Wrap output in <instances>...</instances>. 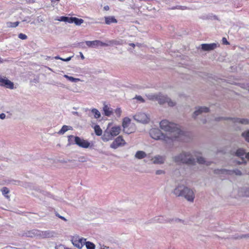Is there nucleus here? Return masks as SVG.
Listing matches in <instances>:
<instances>
[{
	"label": "nucleus",
	"mask_w": 249,
	"mask_h": 249,
	"mask_svg": "<svg viewBox=\"0 0 249 249\" xmlns=\"http://www.w3.org/2000/svg\"><path fill=\"white\" fill-rule=\"evenodd\" d=\"M160 125L161 129L167 132L166 135L170 138L169 141L184 140L185 133L177 124L167 120H163L160 122Z\"/></svg>",
	"instance_id": "f257e3e1"
},
{
	"label": "nucleus",
	"mask_w": 249,
	"mask_h": 249,
	"mask_svg": "<svg viewBox=\"0 0 249 249\" xmlns=\"http://www.w3.org/2000/svg\"><path fill=\"white\" fill-rule=\"evenodd\" d=\"M195 159L191 154L187 153H181L178 156L174 157V161L177 163H185L188 165H194L196 163H202V157L197 155L196 153H194Z\"/></svg>",
	"instance_id": "f03ea898"
},
{
	"label": "nucleus",
	"mask_w": 249,
	"mask_h": 249,
	"mask_svg": "<svg viewBox=\"0 0 249 249\" xmlns=\"http://www.w3.org/2000/svg\"><path fill=\"white\" fill-rule=\"evenodd\" d=\"M174 194L177 196H184L187 201L193 202L195 198L193 191L183 185H178L174 190Z\"/></svg>",
	"instance_id": "7ed1b4c3"
},
{
	"label": "nucleus",
	"mask_w": 249,
	"mask_h": 249,
	"mask_svg": "<svg viewBox=\"0 0 249 249\" xmlns=\"http://www.w3.org/2000/svg\"><path fill=\"white\" fill-rule=\"evenodd\" d=\"M68 141L70 144L75 143L79 147L84 148H87L90 146L89 142L78 136L70 135L68 136Z\"/></svg>",
	"instance_id": "20e7f679"
},
{
	"label": "nucleus",
	"mask_w": 249,
	"mask_h": 249,
	"mask_svg": "<svg viewBox=\"0 0 249 249\" xmlns=\"http://www.w3.org/2000/svg\"><path fill=\"white\" fill-rule=\"evenodd\" d=\"M149 99L152 100L158 101L160 104H163L167 103L169 106L173 107L176 105V103L171 100L167 96L162 95L161 94H154L149 96Z\"/></svg>",
	"instance_id": "39448f33"
},
{
	"label": "nucleus",
	"mask_w": 249,
	"mask_h": 249,
	"mask_svg": "<svg viewBox=\"0 0 249 249\" xmlns=\"http://www.w3.org/2000/svg\"><path fill=\"white\" fill-rule=\"evenodd\" d=\"M121 128L119 126L112 127L109 130H107L103 136L104 141H107L111 140L113 137L117 136L121 132Z\"/></svg>",
	"instance_id": "423d86ee"
},
{
	"label": "nucleus",
	"mask_w": 249,
	"mask_h": 249,
	"mask_svg": "<svg viewBox=\"0 0 249 249\" xmlns=\"http://www.w3.org/2000/svg\"><path fill=\"white\" fill-rule=\"evenodd\" d=\"M150 136L155 140H161L167 142H169V137L164 135L161 131L158 128H152L150 130Z\"/></svg>",
	"instance_id": "0eeeda50"
},
{
	"label": "nucleus",
	"mask_w": 249,
	"mask_h": 249,
	"mask_svg": "<svg viewBox=\"0 0 249 249\" xmlns=\"http://www.w3.org/2000/svg\"><path fill=\"white\" fill-rule=\"evenodd\" d=\"M122 125L124 132L127 134H130L134 132V128L132 127L131 124V120L128 117H125L123 119Z\"/></svg>",
	"instance_id": "6e6552de"
},
{
	"label": "nucleus",
	"mask_w": 249,
	"mask_h": 249,
	"mask_svg": "<svg viewBox=\"0 0 249 249\" xmlns=\"http://www.w3.org/2000/svg\"><path fill=\"white\" fill-rule=\"evenodd\" d=\"M0 86L11 89H14V83L7 79L5 77H2L0 75Z\"/></svg>",
	"instance_id": "1a4fd4ad"
},
{
	"label": "nucleus",
	"mask_w": 249,
	"mask_h": 249,
	"mask_svg": "<svg viewBox=\"0 0 249 249\" xmlns=\"http://www.w3.org/2000/svg\"><path fill=\"white\" fill-rule=\"evenodd\" d=\"M134 119L138 122L142 123H147L149 121V118L144 113L139 112L134 116Z\"/></svg>",
	"instance_id": "9d476101"
},
{
	"label": "nucleus",
	"mask_w": 249,
	"mask_h": 249,
	"mask_svg": "<svg viewBox=\"0 0 249 249\" xmlns=\"http://www.w3.org/2000/svg\"><path fill=\"white\" fill-rule=\"evenodd\" d=\"M125 143V141L123 137L119 136L111 144L110 147L113 149H116L120 146L124 145Z\"/></svg>",
	"instance_id": "9b49d317"
},
{
	"label": "nucleus",
	"mask_w": 249,
	"mask_h": 249,
	"mask_svg": "<svg viewBox=\"0 0 249 249\" xmlns=\"http://www.w3.org/2000/svg\"><path fill=\"white\" fill-rule=\"evenodd\" d=\"M86 44L89 47H94L98 46H107L108 45V44L97 40L94 41H86Z\"/></svg>",
	"instance_id": "f8f14e48"
},
{
	"label": "nucleus",
	"mask_w": 249,
	"mask_h": 249,
	"mask_svg": "<svg viewBox=\"0 0 249 249\" xmlns=\"http://www.w3.org/2000/svg\"><path fill=\"white\" fill-rule=\"evenodd\" d=\"M86 239L75 237L72 239V242L73 245L78 249H81L85 245Z\"/></svg>",
	"instance_id": "ddd939ff"
},
{
	"label": "nucleus",
	"mask_w": 249,
	"mask_h": 249,
	"mask_svg": "<svg viewBox=\"0 0 249 249\" xmlns=\"http://www.w3.org/2000/svg\"><path fill=\"white\" fill-rule=\"evenodd\" d=\"M217 47L216 44H203V51H211L215 49Z\"/></svg>",
	"instance_id": "4468645a"
},
{
	"label": "nucleus",
	"mask_w": 249,
	"mask_h": 249,
	"mask_svg": "<svg viewBox=\"0 0 249 249\" xmlns=\"http://www.w3.org/2000/svg\"><path fill=\"white\" fill-rule=\"evenodd\" d=\"M153 163L156 164H161L164 161V158L161 156H155L153 159Z\"/></svg>",
	"instance_id": "2eb2a0df"
},
{
	"label": "nucleus",
	"mask_w": 249,
	"mask_h": 249,
	"mask_svg": "<svg viewBox=\"0 0 249 249\" xmlns=\"http://www.w3.org/2000/svg\"><path fill=\"white\" fill-rule=\"evenodd\" d=\"M103 110L104 111L105 115L107 116H110L112 113V109L109 107L107 105H105L103 107Z\"/></svg>",
	"instance_id": "dca6fc26"
},
{
	"label": "nucleus",
	"mask_w": 249,
	"mask_h": 249,
	"mask_svg": "<svg viewBox=\"0 0 249 249\" xmlns=\"http://www.w3.org/2000/svg\"><path fill=\"white\" fill-rule=\"evenodd\" d=\"M105 23L107 24H110L112 23H117V19L114 17L111 16L106 17L105 18Z\"/></svg>",
	"instance_id": "f3484780"
},
{
	"label": "nucleus",
	"mask_w": 249,
	"mask_h": 249,
	"mask_svg": "<svg viewBox=\"0 0 249 249\" xmlns=\"http://www.w3.org/2000/svg\"><path fill=\"white\" fill-rule=\"evenodd\" d=\"M74 17H65V16H62L60 17V19L59 20L64 21L66 22H68L69 23H73Z\"/></svg>",
	"instance_id": "a211bd4d"
},
{
	"label": "nucleus",
	"mask_w": 249,
	"mask_h": 249,
	"mask_svg": "<svg viewBox=\"0 0 249 249\" xmlns=\"http://www.w3.org/2000/svg\"><path fill=\"white\" fill-rule=\"evenodd\" d=\"M146 154L142 151H138L135 154V157L138 159H142L146 157Z\"/></svg>",
	"instance_id": "6ab92c4d"
},
{
	"label": "nucleus",
	"mask_w": 249,
	"mask_h": 249,
	"mask_svg": "<svg viewBox=\"0 0 249 249\" xmlns=\"http://www.w3.org/2000/svg\"><path fill=\"white\" fill-rule=\"evenodd\" d=\"M94 129L96 135L99 136L102 135L103 131L99 125H95L94 126Z\"/></svg>",
	"instance_id": "aec40b11"
},
{
	"label": "nucleus",
	"mask_w": 249,
	"mask_h": 249,
	"mask_svg": "<svg viewBox=\"0 0 249 249\" xmlns=\"http://www.w3.org/2000/svg\"><path fill=\"white\" fill-rule=\"evenodd\" d=\"M202 113V107H199L197 109H196L193 113V118L194 119H196L197 116L201 115Z\"/></svg>",
	"instance_id": "412c9836"
},
{
	"label": "nucleus",
	"mask_w": 249,
	"mask_h": 249,
	"mask_svg": "<svg viewBox=\"0 0 249 249\" xmlns=\"http://www.w3.org/2000/svg\"><path fill=\"white\" fill-rule=\"evenodd\" d=\"M245 154V150L243 148H239L237 150L235 155L239 157H242Z\"/></svg>",
	"instance_id": "4be33fe9"
},
{
	"label": "nucleus",
	"mask_w": 249,
	"mask_h": 249,
	"mask_svg": "<svg viewBox=\"0 0 249 249\" xmlns=\"http://www.w3.org/2000/svg\"><path fill=\"white\" fill-rule=\"evenodd\" d=\"M221 172H226L227 173V174H231V172H232V173H234L235 175H239V176H240L242 175L241 172L238 169L233 170V171L222 170Z\"/></svg>",
	"instance_id": "5701e85b"
},
{
	"label": "nucleus",
	"mask_w": 249,
	"mask_h": 249,
	"mask_svg": "<svg viewBox=\"0 0 249 249\" xmlns=\"http://www.w3.org/2000/svg\"><path fill=\"white\" fill-rule=\"evenodd\" d=\"M236 122H238L239 123L242 124H249V120L247 119H239L237 118L235 120Z\"/></svg>",
	"instance_id": "b1692460"
},
{
	"label": "nucleus",
	"mask_w": 249,
	"mask_h": 249,
	"mask_svg": "<svg viewBox=\"0 0 249 249\" xmlns=\"http://www.w3.org/2000/svg\"><path fill=\"white\" fill-rule=\"evenodd\" d=\"M91 111L94 114L95 118L98 119L101 117L100 113L97 109L93 108L91 109Z\"/></svg>",
	"instance_id": "393cba45"
},
{
	"label": "nucleus",
	"mask_w": 249,
	"mask_h": 249,
	"mask_svg": "<svg viewBox=\"0 0 249 249\" xmlns=\"http://www.w3.org/2000/svg\"><path fill=\"white\" fill-rule=\"evenodd\" d=\"M73 22L76 25H80L84 22V20L82 18H78L74 17L73 23Z\"/></svg>",
	"instance_id": "a878e982"
},
{
	"label": "nucleus",
	"mask_w": 249,
	"mask_h": 249,
	"mask_svg": "<svg viewBox=\"0 0 249 249\" xmlns=\"http://www.w3.org/2000/svg\"><path fill=\"white\" fill-rule=\"evenodd\" d=\"M70 129V128L67 125H63L61 129L59 131L58 133L60 134H63L68 130Z\"/></svg>",
	"instance_id": "bb28decb"
},
{
	"label": "nucleus",
	"mask_w": 249,
	"mask_h": 249,
	"mask_svg": "<svg viewBox=\"0 0 249 249\" xmlns=\"http://www.w3.org/2000/svg\"><path fill=\"white\" fill-rule=\"evenodd\" d=\"M85 245L87 249H95V245L92 242L85 241Z\"/></svg>",
	"instance_id": "cd10ccee"
},
{
	"label": "nucleus",
	"mask_w": 249,
	"mask_h": 249,
	"mask_svg": "<svg viewBox=\"0 0 249 249\" xmlns=\"http://www.w3.org/2000/svg\"><path fill=\"white\" fill-rule=\"evenodd\" d=\"M64 77H66L68 80L73 82H77L80 81L79 78H74L72 76H70L67 75H65Z\"/></svg>",
	"instance_id": "c85d7f7f"
},
{
	"label": "nucleus",
	"mask_w": 249,
	"mask_h": 249,
	"mask_svg": "<svg viewBox=\"0 0 249 249\" xmlns=\"http://www.w3.org/2000/svg\"><path fill=\"white\" fill-rule=\"evenodd\" d=\"M1 192L2 193V194L6 197L7 198H9V196H8L7 195H6L7 194H8L9 192V190L8 189V188L7 187H3L1 190Z\"/></svg>",
	"instance_id": "c756f323"
},
{
	"label": "nucleus",
	"mask_w": 249,
	"mask_h": 249,
	"mask_svg": "<svg viewBox=\"0 0 249 249\" xmlns=\"http://www.w3.org/2000/svg\"><path fill=\"white\" fill-rule=\"evenodd\" d=\"M242 136L245 139L246 141L249 142V130L242 133Z\"/></svg>",
	"instance_id": "7c9ffc66"
},
{
	"label": "nucleus",
	"mask_w": 249,
	"mask_h": 249,
	"mask_svg": "<svg viewBox=\"0 0 249 249\" xmlns=\"http://www.w3.org/2000/svg\"><path fill=\"white\" fill-rule=\"evenodd\" d=\"M114 113L116 114L117 117H120L122 114V110H121V108H120V107L117 108L115 110Z\"/></svg>",
	"instance_id": "2f4dec72"
},
{
	"label": "nucleus",
	"mask_w": 249,
	"mask_h": 249,
	"mask_svg": "<svg viewBox=\"0 0 249 249\" xmlns=\"http://www.w3.org/2000/svg\"><path fill=\"white\" fill-rule=\"evenodd\" d=\"M18 37L21 39L24 40V39H26L27 38V36L25 34H23L22 33H20L18 35Z\"/></svg>",
	"instance_id": "473e14b6"
},
{
	"label": "nucleus",
	"mask_w": 249,
	"mask_h": 249,
	"mask_svg": "<svg viewBox=\"0 0 249 249\" xmlns=\"http://www.w3.org/2000/svg\"><path fill=\"white\" fill-rule=\"evenodd\" d=\"M242 195L243 196H249V189H246L244 192H242Z\"/></svg>",
	"instance_id": "72a5a7b5"
},
{
	"label": "nucleus",
	"mask_w": 249,
	"mask_h": 249,
	"mask_svg": "<svg viewBox=\"0 0 249 249\" xmlns=\"http://www.w3.org/2000/svg\"><path fill=\"white\" fill-rule=\"evenodd\" d=\"M56 249H70L64 245H60L55 247Z\"/></svg>",
	"instance_id": "f704fd0d"
},
{
	"label": "nucleus",
	"mask_w": 249,
	"mask_h": 249,
	"mask_svg": "<svg viewBox=\"0 0 249 249\" xmlns=\"http://www.w3.org/2000/svg\"><path fill=\"white\" fill-rule=\"evenodd\" d=\"M10 24H11V27H16L18 25L19 22L17 21V22H10Z\"/></svg>",
	"instance_id": "c9c22d12"
},
{
	"label": "nucleus",
	"mask_w": 249,
	"mask_h": 249,
	"mask_svg": "<svg viewBox=\"0 0 249 249\" xmlns=\"http://www.w3.org/2000/svg\"><path fill=\"white\" fill-rule=\"evenodd\" d=\"M55 58L56 59H61V60H62L63 61H68L71 60V57H69L67 58L66 59H63V58H60V57H59L58 56H57V57H55Z\"/></svg>",
	"instance_id": "e433bc0d"
},
{
	"label": "nucleus",
	"mask_w": 249,
	"mask_h": 249,
	"mask_svg": "<svg viewBox=\"0 0 249 249\" xmlns=\"http://www.w3.org/2000/svg\"><path fill=\"white\" fill-rule=\"evenodd\" d=\"M222 41L224 44L229 45L230 44L225 37L222 38Z\"/></svg>",
	"instance_id": "4c0bfd02"
},
{
	"label": "nucleus",
	"mask_w": 249,
	"mask_h": 249,
	"mask_svg": "<svg viewBox=\"0 0 249 249\" xmlns=\"http://www.w3.org/2000/svg\"><path fill=\"white\" fill-rule=\"evenodd\" d=\"M240 238H249V233L246 234H243L240 237Z\"/></svg>",
	"instance_id": "58836bf2"
},
{
	"label": "nucleus",
	"mask_w": 249,
	"mask_h": 249,
	"mask_svg": "<svg viewBox=\"0 0 249 249\" xmlns=\"http://www.w3.org/2000/svg\"><path fill=\"white\" fill-rule=\"evenodd\" d=\"M162 173H164V172L162 170H157L156 171V174L157 175H160V174H162Z\"/></svg>",
	"instance_id": "ea45409f"
},
{
	"label": "nucleus",
	"mask_w": 249,
	"mask_h": 249,
	"mask_svg": "<svg viewBox=\"0 0 249 249\" xmlns=\"http://www.w3.org/2000/svg\"><path fill=\"white\" fill-rule=\"evenodd\" d=\"M177 8L178 9H181V10H185L187 9V7L185 6H178V8Z\"/></svg>",
	"instance_id": "a19ab883"
},
{
	"label": "nucleus",
	"mask_w": 249,
	"mask_h": 249,
	"mask_svg": "<svg viewBox=\"0 0 249 249\" xmlns=\"http://www.w3.org/2000/svg\"><path fill=\"white\" fill-rule=\"evenodd\" d=\"M5 118V115L4 113H1L0 114V118L1 119H4Z\"/></svg>",
	"instance_id": "79ce46f5"
},
{
	"label": "nucleus",
	"mask_w": 249,
	"mask_h": 249,
	"mask_svg": "<svg viewBox=\"0 0 249 249\" xmlns=\"http://www.w3.org/2000/svg\"><path fill=\"white\" fill-rule=\"evenodd\" d=\"M209 111V108L207 107H203V112H207Z\"/></svg>",
	"instance_id": "37998d69"
},
{
	"label": "nucleus",
	"mask_w": 249,
	"mask_h": 249,
	"mask_svg": "<svg viewBox=\"0 0 249 249\" xmlns=\"http://www.w3.org/2000/svg\"><path fill=\"white\" fill-rule=\"evenodd\" d=\"M245 158H246V159H247L248 160H249V152L245 154Z\"/></svg>",
	"instance_id": "c03bdc74"
},
{
	"label": "nucleus",
	"mask_w": 249,
	"mask_h": 249,
	"mask_svg": "<svg viewBox=\"0 0 249 249\" xmlns=\"http://www.w3.org/2000/svg\"><path fill=\"white\" fill-rule=\"evenodd\" d=\"M104 9L105 10H106V11H108V10H109V6H108L106 5V6H104Z\"/></svg>",
	"instance_id": "a18cd8bd"
},
{
	"label": "nucleus",
	"mask_w": 249,
	"mask_h": 249,
	"mask_svg": "<svg viewBox=\"0 0 249 249\" xmlns=\"http://www.w3.org/2000/svg\"><path fill=\"white\" fill-rule=\"evenodd\" d=\"M57 216H58L59 218H60L61 219L65 220V221H66V219L63 216H59V215L58 214H56Z\"/></svg>",
	"instance_id": "49530a36"
},
{
	"label": "nucleus",
	"mask_w": 249,
	"mask_h": 249,
	"mask_svg": "<svg viewBox=\"0 0 249 249\" xmlns=\"http://www.w3.org/2000/svg\"><path fill=\"white\" fill-rule=\"evenodd\" d=\"M138 98L139 100H141V101H142V102H143V101H144L143 99H142V98L141 96H139V97H138V98Z\"/></svg>",
	"instance_id": "de8ad7c7"
},
{
	"label": "nucleus",
	"mask_w": 249,
	"mask_h": 249,
	"mask_svg": "<svg viewBox=\"0 0 249 249\" xmlns=\"http://www.w3.org/2000/svg\"><path fill=\"white\" fill-rule=\"evenodd\" d=\"M0 207H1V208H2L3 209H4V210H8V207H4V206H0Z\"/></svg>",
	"instance_id": "09e8293b"
},
{
	"label": "nucleus",
	"mask_w": 249,
	"mask_h": 249,
	"mask_svg": "<svg viewBox=\"0 0 249 249\" xmlns=\"http://www.w3.org/2000/svg\"><path fill=\"white\" fill-rule=\"evenodd\" d=\"M81 57L82 59H84L85 57L82 53H80Z\"/></svg>",
	"instance_id": "8fccbe9b"
},
{
	"label": "nucleus",
	"mask_w": 249,
	"mask_h": 249,
	"mask_svg": "<svg viewBox=\"0 0 249 249\" xmlns=\"http://www.w3.org/2000/svg\"><path fill=\"white\" fill-rule=\"evenodd\" d=\"M130 45L132 46L133 47H135V44L134 43H131L130 44Z\"/></svg>",
	"instance_id": "3c124183"
},
{
	"label": "nucleus",
	"mask_w": 249,
	"mask_h": 249,
	"mask_svg": "<svg viewBox=\"0 0 249 249\" xmlns=\"http://www.w3.org/2000/svg\"><path fill=\"white\" fill-rule=\"evenodd\" d=\"M242 160L244 161L243 162L245 164L247 163V162L244 160V159L243 158H242Z\"/></svg>",
	"instance_id": "603ef678"
},
{
	"label": "nucleus",
	"mask_w": 249,
	"mask_h": 249,
	"mask_svg": "<svg viewBox=\"0 0 249 249\" xmlns=\"http://www.w3.org/2000/svg\"><path fill=\"white\" fill-rule=\"evenodd\" d=\"M45 234V232H42V235L44 236Z\"/></svg>",
	"instance_id": "864d4df0"
},
{
	"label": "nucleus",
	"mask_w": 249,
	"mask_h": 249,
	"mask_svg": "<svg viewBox=\"0 0 249 249\" xmlns=\"http://www.w3.org/2000/svg\"><path fill=\"white\" fill-rule=\"evenodd\" d=\"M106 249H108V248H107V247H104V248L101 249H106Z\"/></svg>",
	"instance_id": "5fc2aeb1"
},
{
	"label": "nucleus",
	"mask_w": 249,
	"mask_h": 249,
	"mask_svg": "<svg viewBox=\"0 0 249 249\" xmlns=\"http://www.w3.org/2000/svg\"><path fill=\"white\" fill-rule=\"evenodd\" d=\"M203 164L205 163V161L204 160H203Z\"/></svg>",
	"instance_id": "6e6d98bb"
},
{
	"label": "nucleus",
	"mask_w": 249,
	"mask_h": 249,
	"mask_svg": "<svg viewBox=\"0 0 249 249\" xmlns=\"http://www.w3.org/2000/svg\"><path fill=\"white\" fill-rule=\"evenodd\" d=\"M224 237H226V238H227L228 237H227V236H224Z\"/></svg>",
	"instance_id": "4d7b16f0"
},
{
	"label": "nucleus",
	"mask_w": 249,
	"mask_h": 249,
	"mask_svg": "<svg viewBox=\"0 0 249 249\" xmlns=\"http://www.w3.org/2000/svg\"><path fill=\"white\" fill-rule=\"evenodd\" d=\"M57 1H59L60 0H56Z\"/></svg>",
	"instance_id": "13d9d810"
}]
</instances>
